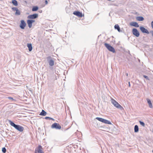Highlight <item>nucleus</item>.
<instances>
[{
  "label": "nucleus",
  "instance_id": "31",
  "mask_svg": "<svg viewBox=\"0 0 153 153\" xmlns=\"http://www.w3.org/2000/svg\"><path fill=\"white\" fill-rule=\"evenodd\" d=\"M150 33H152V36L153 35V30H152V31H150Z\"/></svg>",
  "mask_w": 153,
  "mask_h": 153
},
{
  "label": "nucleus",
  "instance_id": "14",
  "mask_svg": "<svg viewBox=\"0 0 153 153\" xmlns=\"http://www.w3.org/2000/svg\"><path fill=\"white\" fill-rule=\"evenodd\" d=\"M130 25L131 26H134L136 27H139V25L138 23L136 22H131L130 23Z\"/></svg>",
  "mask_w": 153,
  "mask_h": 153
},
{
  "label": "nucleus",
  "instance_id": "28",
  "mask_svg": "<svg viewBox=\"0 0 153 153\" xmlns=\"http://www.w3.org/2000/svg\"><path fill=\"white\" fill-rule=\"evenodd\" d=\"M8 98L10 100H11L12 101H13V100H15L13 99V97H8Z\"/></svg>",
  "mask_w": 153,
  "mask_h": 153
},
{
  "label": "nucleus",
  "instance_id": "2",
  "mask_svg": "<svg viewBox=\"0 0 153 153\" xmlns=\"http://www.w3.org/2000/svg\"><path fill=\"white\" fill-rule=\"evenodd\" d=\"M111 102L115 107L119 108L121 110L123 109V107L113 98H112L111 99Z\"/></svg>",
  "mask_w": 153,
  "mask_h": 153
},
{
  "label": "nucleus",
  "instance_id": "29",
  "mask_svg": "<svg viewBox=\"0 0 153 153\" xmlns=\"http://www.w3.org/2000/svg\"><path fill=\"white\" fill-rule=\"evenodd\" d=\"M51 117H45V119L46 120H50Z\"/></svg>",
  "mask_w": 153,
  "mask_h": 153
},
{
  "label": "nucleus",
  "instance_id": "39",
  "mask_svg": "<svg viewBox=\"0 0 153 153\" xmlns=\"http://www.w3.org/2000/svg\"><path fill=\"white\" fill-rule=\"evenodd\" d=\"M42 12V11H40V12Z\"/></svg>",
  "mask_w": 153,
  "mask_h": 153
},
{
  "label": "nucleus",
  "instance_id": "36",
  "mask_svg": "<svg viewBox=\"0 0 153 153\" xmlns=\"http://www.w3.org/2000/svg\"><path fill=\"white\" fill-rule=\"evenodd\" d=\"M128 73H127V74H126V76H128Z\"/></svg>",
  "mask_w": 153,
  "mask_h": 153
},
{
  "label": "nucleus",
  "instance_id": "33",
  "mask_svg": "<svg viewBox=\"0 0 153 153\" xmlns=\"http://www.w3.org/2000/svg\"><path fill=\"white\" fill-rule=\"evenodd\" d=\"M128 86H129V87H130V86H131V85H130V82H128Z\"/></svg>",
  "mask_w": 153,
  "mask_h": 153
},
{
  "label": "nucleus",
  "instance_id": "34",
  "mask_svg": "<svg viewBox=\"0 0 153 153\" xmlns=\"http://www.w3.org/2000/svg\"><path fill=\"white\" fill-rule=\"evenodd\" d=\"M50 120H53V121H54V119H53V118H51H51H50Z\"/></svg>",
  "mask_w": 153,
  "mask_h": 153
},
{
  "label": "nucleus",
  "instance_id": "19",
  "mask_svg": "<svg viewBox=\"0 0 153 153\" xmlns=\"http://www.w3.org/2000/svg\"><path fill=\"white\" fill-rule=\"evenodd\" d=\"M47 114V113L44 110H42V112L40 113L39 115L42 116H45Z\"/></svg>",
  "mask_w": 153,
  "mask_h": 153
},
{
  "label": "nucleus",
  "instance_id": "23",
  "mask_svg": "<svg viewBox=\"0 0 153 153\" xmlns=\"http://www.w3.org/2000/svg\"><path fill=\"white\" fill-rule=\"evenodd\" d=\"M21 13L20 10L18 9L16 11L15 14L16 15H19Z\"/></svg>",
  "mask_w": 153,
  "mask_h": 153
},
{
  "label": "nucleus",
  "instance_id": "26",
  "mask_svg": "<svg viewBox=\"0 0 153 153\" xmlns=\"http://www.w3.org/2000/svg\"><path fill=\"white\" fill-rule=\"evenodd\" d=\"M12 9L13 11H16L18 10L17 7H13L12 8Z\"/></svg>",
  "mask_w": 153,
  "mask_h": 153
},
{
  "label": "nucleus",
  "instance_id": "40",
  "mask_svg": "<svg viewBox=\"0 0 153 153\" xmlns=\"http://www.w3.org/2000/svg\"><path fill=\"white\" fill-rule=\"evenodd\" d=\"M152 36H153V35H152Z\"/></svg>",
  "mask_w": 153,
  "mask_h": 153
},
{
  "label": "nucleus",
  "instance_id": "4",
  "mask_svg": "<svg viewBox=\"0 0 153 153\" xmlns=\"http://www.w3.org/2000/svg\"><path fill=\"white\" fill-rule=\"evenodd\" d=\"M104 45L109 51L113 53H115V51L114 48L110 45L107 43H105Z\"/></svg>",
  "mask_w": 153,
  "mask_h": 153
},
{
  "label": "nucleus",
  "instance_id": "11",
  "mask_svg": "<svg viewBox=\"0 0 153 153\" xmlns=\"http://www.w3.org/2000/svg\"><path fill=\"white\" fill-rule=\"evenodd\" d=\"M140 29L142 33L149 34V33L148 30L143 26H140Z\"/></svg>",
  "mask_w": 153,
  "mask_h": 153
},
{
  "label": "nucleus",
  "instance_id": "18",
  "mask_svg": "<svg viewBox=\"0 0 153 153\" xmlns=\"http://www.w3.org/2000/svg\"><path fill=\"white\" fill-rule=\"evenodd\" d=\"M114 28L115 29L117 30L119 32H120V28L118 25H116L114 26Z\"/></svg>",
  "mask_w": 153,
  "mask_h": 153
},
{
  "label": "nucleus",
  "instance_id": "30",
  "mask_svg": "<svg viewBox=\"0 0 153 153\" xmlns=\"http://www.w3.org/2000/svg\"><path fill=\"white\" fill-rule=\"evenodd\" d=\"M151 25L152 29H153V21L151 22Z\"/></svg>",
  "mask_w": 153,
  "mask_h": 153
},
{
  "label": "nucleus",
  "instance_id": "15",
  "mask_svg": "<svg viewBox=\"0 0 153 153\" xmlns=\"http://www.w3.org/2000/svg\"><path fill=\"white\" fill-rule=\"evenodd\" d=\"M136 19L137 20L140 21H143L144 20V18L141 16H137L136 18Z\"/></svg>",
  "mask_w": 153,
  "mask_h": 153
},
{
  "label": "nucleus",
  "instance_id": "16",
  "mask_svg": "<svg viewBox=\"0 0 153 153\" xmlns=\"http://www.w3.org/2000/svg\"><path fill=\"white\" fill-rule=\"evenodd\" d=\"M27 47L28 48L29 51H32V50L33 48H32V45L31 44L28 43L27 44Z\"/></svg>",
  "mask_w": 153,
  "mask_h": 153
},
{
  "label": "nucleus",
  "instance_id": "20",
  "mask_svg": "<svg viewBox=\"0 0 153 153\" xmlns=\"http://www.w3.org/2000/svg\"><path fill=\"white\" fill-rule=\"evenodd\" d=\"M39 9V7L37 6H34L32 8V11H37Z\"/></svg>",
  "mask_w": 153,
  "mask_h": 153
},
{
  "label": "nucleus",
  "instance_id": "37",
  "mask_svg": "<svg viewBox=\"0 0 153 153\" xmlns=\"http://www.w3.org/2000/svg\"><path fill=\"white\" fill-rule=\"evenodd\" d=\"M152 152L153 153V150H152Z\"/></svg>",
  "mask_w": 153,
  "mask_h": 153
},
{
  "label": "nucleus",
  "instance_id": "5",
  "mask_svg": "<svg viewBox=\"0 0 153 153\" xmlns=\"http://www.w3.org/2000/svg\"><path fill=\"white\" fill-rule=\"evenodd\" d=\"M46 59L50 66H52L54 65V60L51 56H48L46 58Z\"/></svg>",
  "mask_w": 153,
  "mask_h": 153
},
{
  "label": "nucleus",
  "instance_id": "25",
  "mask_svg": "<svg viewBox=\"0 0 153 153\" xmlns=\"http://www.w3.org/2000/svg\"><path fill=\"white\" fill-rule=\"evenodd\" d=\"M2 152L4 153H5L6 151V149L5 147H3L2 149Z\"/></svg>",
  "mask_w": 153,
  "mask_h": 153
},
{
  "label": "nucleus",
  "instance_id": "1",
  "mask_svg": "<svg viewBox=\"0 0 153 153\" xmlns=\"http://www.w3.org/2000/svg\"><path fill=\"white\" fill-rule=\"evenodd\" d=\"M8 121L10 124L15 128L16 130L20 132H22L24 130V128L23 127L18 125H16L11 120H8Z\"/></svg>",
  "mask_w": 153,
  "mask_h": 153
},
{
  "label": "nucleus",
  "instance_id": "27",
  "mask_svg": "<svg viewBox=\"0 0 153 153\" xmlns=\"http://www.w3.org/2000/svg\"><path fill=\"white\" fill-rule=\"evenodd\" d=\"M143 77L146 78L147 80H149V77L146 76V75H143Z\"/></svg>",
  "mask_w": 153,
  "mask_h": 153
},
{
  "label": "nucleus",
  "instance_id": "6",
  "mask_svg": "<svg viewBox=\"0 0 153 153\" xmlns=\"http://www.w3.org/2000/svg\"><path fill=\"white\" fill-rule=\"evenodd\" d=\"M51 128L52 129L59 130L61 128V126L59 123H54L52 125Z\"/></svg>",
  "mask_w": 153,
  "mask_h": 153
},
{
  "label": "nucleus",
  "instance_id": "38",
  "mask_svg": "<svg viewBox=\"0 0 153 153\" xmlns=\"http://www.w3.org/2000/svg\"><path fill=\"white\" fill-rule=\"evenodd\" d=\"M42 12V11H40V12Z\"/></svg>",
  "mask_w": 153,
  "mask_h": 153
},
{
  "label": "nucleus",
  "instance_id": "7",
  "mask_svg": "<svg viewBox=\"0 0 153 153\" xmlns=\"http://www.w3.org/2000/svg\"><path fill=\"white\" fill-rule=\"evenodd\" d=\"M132 33L133 35L137 37H138L140 36V33L137 29L134 28L132 30Z\"/></svg>",
  "mask_w": 153,
  "mask_h": 153
},
{
  "label": "nucleus",
  "instance_id": "3",
  "mask_svg": "<svg viewBox=\"0 0 153 153\" xmlns=\"http://www.w3.org/2000/svg\"><path fill=\"white\" fill-rule=\"evenodd\" d=\"M96 119L98 121L101 122L102 123L106 124H111V123L110 121L103 118L99 117H97Z\"/></svg>",
  "mask_w": 153,
  "mask_h": 153
},
{
  "label": "nucleus",
  "instance_id": "10",
  "mask_svg": "<svg viewBox=\"0 0 153 153\" xmlns=\"http://www.w3.org/2000/svg\"><path fill=\"white\" fill-rule=\"evenodd\" d=\"M38 17V14L34 13L28 16L27 18L28 19H34L37 18Z\"/></svg>",
  "mask_w": 153,
  "mask_h": 153
},
{
  "label": "nucleus",
  "instance_id": "32",
  "mask_svg": "<svg viewBox=\"0 0 153 153\" xmlns=\"http://www.w3.org/2000/svg\"><path fill=\"white\" fill-rule=\"evenodd\" d=\"M45 4H47L48 3V1L47 0H45Z\"/></svg>",
  "mask_w": 153,
  "mask_h": 153
},
{
  "label": "nucleus",
  "instance_id": "21",
  "mask_svg": "<svg viewBox=\"0 0 153 153\" xmlns=\"http://www.w3.org/2000/svg\"><path fill=\"white\" fill-rule=\"evenodd\" d=\"M139 131L138 126L137 125H136L134 127V131L135 132H137Z\"/></svg>",
  "mask_w": 153,
  "mask_h": 153
},
{
  "label": "nucleus",
  "instance_id": "24",
  "mask_svg": "<svg viewBox=\"0 0 153 153\" xmlns=\"http://www.w3.org/2000/svg\"><path fill=\"white\" fill-rule=\"evenodd\" d=\"M139 123L143 127L145 126V124L144 123L141 121H139Z\"/></svg>",
  "mask_w": 153,
  "mask_h": 153
},
{
  "label": "nucleus",
  "instance_id": "9",
  "mask_svg": "<svg viewBox=\"0 0 153 153\" xmlns=\"http://www.w3.org/2000/svg\"><path fill=\"white\" fill-rule=\"evenodd\" d=\"M20 22L21 23L19 25L20 28L22 29H24L26 25V23L23 20H21Z\"/></svg>",
  "mask_w": 153,
  "mask_h": 153
},
{
  "label": "nucleus",
  "instance_id": "22",
  "mask_svg": "<svg viewBox=\"0 0 153 153\" xmlns=\"http://www.w3.org/2000/svg\"><path fill=\"white\" fill-rule=\"evenodd\" d=\"M12 3L15 6H17L18 5V2L16 0H13L12 1Z\"/></svg>",
  "mask_w": 153,
  "mask_h": 153
},
{
  "label": "nucleus",
  "instance_id": "8",
  "mask_svg": "<svg viewBox=\"0 0 153 153\" xmlns=\"http://www.w3.org/2000/svg\"><path fill=\"white\" fill-rule=\"evenodd\" d=\"M42 149V146L41 145L39 146L36 149L35 153H44Z\"/></svg>",
  "mask_w": 153,
  "mask_h": 153
},
{
  "label": "nucleus",
  "instance_id": "12",
  "mask_svg": "<svg viewBox=\"0 0 153 153\" xmlns=\"http://www.w3.org/2000/svg\"><path fill=\"white\" fill-rule=\"evenodd\" d=\"M35 20L33 19H28L27 20V22L28 27L30 28L32 27L33 23L35 22Z\"/></svg>",
  "mask_w": 153,
  "mask_h": 153
},
{
  "label": "nucleus",
  "instance_id": "13",
  "mask_svg": "<svg viewBox=\"0 0 153 153\" xmlns=\"http://www.w3.org/2000/svg\"><path fill=\"white\" fill-rule=\"evenodd\" d=\"M73 14L79 17H81L82 16V13L78 11H74Z\"/></svg>",
  "mask_w": 153,
  "mask_h": 153
},
{
  "label": "nucleus",
  "instance_id": "17",
  "mask_svg": "<svg viewBox=\"0 0 153 153\" xmlns=\"http://www.w3.org/2000/svg\"><path fill=\"white\" fill-rule=\"evenodd\" d=\"M147 101V103H148L149 106L150 108H152V103L151 102V101L149 99H146Z\"/></svg>",
  "mask_w": 153,
  "mask_h": 153
},
{
  "label": "nucleus",
  "instance_id": "35",
  "mask_svg": "<svg viewBox=\"0 0 153 153\" xmlns=\"http://www.w3.org/2000/svg\"><path fill=\"white\" fill-rule=\"evenodd\" d=\"M67 7H66V8H65V9H66V12H67V13H68V10H67Z\"/></svg>",
  "mask_w": 153,
  "mask_h": 153
}]
</instances>
